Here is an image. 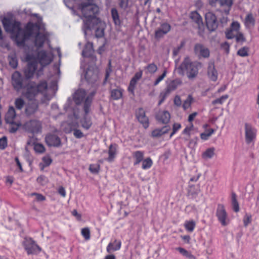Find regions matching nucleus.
Segmentation results:
<instances>
[{"label":"nucleus","instance_id":"37998d69","mask_svg":"<svg viewBox=\"0 0 259 259\" xmlns=\"http://www.w3.org/2000/svg\"><path fill=\"white\" fill-rule=\"evenodd\" d=\"M86 95V93L84 90H78L75 93V100H78L79 101H82L84 99Z\"/></svg>","mask_w":259,"mask_h":259},{"label":"nucleus","instance_id":"774afa93","mask_svg":"<svg viewBox=\"0 0 259 259\" xmlns=\"http://www.w3.org/2000/svg\"><path fill=\"white\" fill-rule=\"evenodd\" d=\"M221 48L224 49L226 52L228 54L229 53V51H230V45L229 44V43L227 41H225V42L224 43H222L221 45Z\"/></svg>","mask_w":259,"mask_h":259},{"label":"nucleus","instance_id":"338daca9","mask_svg":"<svg viewBox=\"0 0 259 259\" xmlns=\"http://www.w3.org/2000/svg\"><path fill=\"white\" fill-rule=\"evenodd\" d=\"M218 21H219V23H220V26L222 27H224V26L225 25H226L227 23L228 18L227 17L223 16L222 18L219 19V20H218Z\"/></svg>","mask_w":259,"mask_h":259},{"label":"nucleus","instance_id":"393cba45","mask_svg":"<svg viewBox=\"0 0 259 259\" xmlns=\"http://www.w3.org/2000/svg\"><path fill=\"white\" fill-rule=\"evenodd\" d=\"M94 52L93 44L91 42H88L82 52V55L84 57L89 58L91 57Z\"/></svg>","mask_w":259,"mask_h":259},{"label":"nucleus","instance_id":"603ef678","mask_svg":"<svg viewBox=\"0 0 259 259\" xmlns=\"http://www.w3.org/2000/svg\"><path fill=\"white\" fill-rule=\"evenodd\" d=\"M30 195L31 196H35V200L37 202L44 201L46 200V198L45 196H44L43 195L39 194V193H35V192L32 193L30 194Z\"/></svg>","mask_w":259,"mask_h":259},{"label":"nucleus","instance_id":"c85d7f7f","mask_svg":"<svg viewBox=\"0 0 259 259\" xmlns=\"http://www.w3.org/2000/svg\"><path fill=\"white\" fill-rule=\"evenodd\" d=\"M170 130V127L169 126H164L162 128L159 129L157 128L153 130L152 132L151 136L153 137L158 138L163 134L167 133Z\"/></svg>","mask_w":259,"mask_h":259},{"label":"nucleus","instance_id":"a19ab883","mask_svg":"<svg viewBox=\"0 0 259 259\" xmlns=\"http://www.w3.org/2000/svg\"><path fill=\"white\" fill-rule=\"evenodd\" d=\"M215 130L213 128H209L206 130L205 132L202 133L200 134V138L203 140H207L209 137L214 133Z\"/></svg>","mask_w":259,"mask_h":259},{"label":"nucleus","instance_id":"4be33fe9","mask_svg":"<svg viewBox=\"0 0 259 259\" xmlns=\"http://www.w3.org/2000/svg\"><path fill=\"white\" fill-rule=\"evenodd\" d=\"M190 18L197 25L199 29L201 28V26H203L202 18L197 11L191 12L190 14Z\"/></svg>","mask_w":259,"mask_h":259},{"label":"nucleus","instance_id":"412c9836","mask_svg":"<svg viewBox=\"0 0 259 259\" xmlns=\"http://www.w3.org/2000/svg\"><path fill=\"white\" fill-rule=\"evenodd\" d=\"M144 152L138 150L134 151L132 153V157L134 160V165H137L140 164L143 160L144 157Z\"/></svg>","mask_w":259,"mask_h":259},{"label":"nucleus","instance_id":"cd10ccee","mask_svg":"<svg viewBox=\"0 0 259 259\" xmlns=\"http://www.w3.org/2000/svg\"><path fill=\"white\" fill-rule=\"evenodd\" d=\"M111 15L113 22L115 26L120 27L121 21L120 19L119 14L116 8H112L111 10Z\"/></svg>","mask_w":259,"mask_h":259},{"label":"nucleus","instance_id":"a211bd4d","mask_svg":"<svg viewBox=\"0 0 259 259\" xmlns=\"http://www.w3.org/2000/svg\"><path fill=\"white\" fill-rule=\"evenodd\" d=\"M170 118V114L167 111H159L156 115V120L162 123H168Z\"/></svg>","mask_w":259,"mask_h":259},{"label":"nucleus","instance_id":"c03bdc74","mask_svg":"<svg viewBox=\"0 0 259 259\" xmlns=\"http://www.w3.org/2000/svg\"><path fill=\"white\" fill-rule=\"evenodd\" d=\"M34 150L36 153H43L46 151L44 146L40 143L34 144Z\"/></svg>","mask_w":259,"mask_h":259},{"label":"nucleus","instance_id":"0eeeda50","mask_svg":"<svg viewBox=\"0 0 259 259\" xmlns=\"http://www.w3.org/2000/svg\"><path fill=\"white\" fill-rule=\"evenodd\" d=\"M22 245L28 255H36L41 251V248L30 237H25L22 242Z\"/></svg>","mask_w":259,"mask_h":259},{"label":"nucleus","instance_id":"bb28decb","mask_svg":"<svg viewBox=\"0 0 259 259\" xmlns=\"http://www.w3.org/2000/svg\"><path fill=\"white\" fill-rule=\"evenodd\" d=\"M70 128L73 132L74 136L77 139H80L84 136L83 133L78 128L79 124L77 122H72L70 124Z\"/></svg>","mask_w":259,"mask_h":259},{"label":"nucleus","instance_id":"79ce46f5","mask_svg":"<svg viewBox=\"0 0 259 259\" xmlns=\"http://www.w3.org/2000/svg\"><path fill=\"white\" fill-rule=\"evenodd\" d=\"M249 49L248 47H243L238 50L237 55L242 57H247L249 56Z\"/></svg>","mask_w":259,"mask_h":259},{"label":"nucleus","instance_id":"69168bd1","mask_svg":"<svg viewBox=\"0 0 259 259\" xmlns=\"http://www.w3.org/2000/svg\"><path fill=\"white\" fill-rule=\"evenodd\" d=\"M128 5V0H119V6L123 9H126Z\"/></svg>","mask_w":259,"mask_h":259},{"label":"nucleus","instance_id":"a18cd8bd","mask_svg":"<svg viewBox=\"0 0 259 259\" xmlns=\"http://www.w3.org/2000/svg\"><path fill=\"white\" fill-rule=\"evenodd\" d=\"M91 102L92 100L90 99L89 97H87L84 101L83 105V110L85 112V115H87L90 111Z\"/></svg>","mask_w":259,"mask_h":259},{"label":"nucleus","instance_id":"5701e85b","mask_svg":"<svg viewBox=\"0 0 259 259\" xmlns=\"http://www.w3.org/2000/svg\"><path fill=\"white\" fill-rule=\"evenodd\" d=\"M118 145L115 144H111L109 147L108 155L109 156L107 159L108 162H112L117 154V152Z\"/></svg>","mask_w":259,"mask_h":259},{"label":"nucleus","instance_id":"9d476101","mask_svg":"<svg viewBox=\"0 0 259 259\" xmlns=\"http://www.w3.org/2000/svg\"><path fill=\"white\" fill-rule=\"evenodd\" d=\"M23 128L29 133H38L41 132V122L36 119L30 120L24 123Z\"/></svg>","mask_w":259,"mask_h":259},{"label":"nucleus","instance_id":"58836bf2","mask_svg":"<svg viewBox=\"0 0 259 259\" xmlns=\"http://www.w3.org/2000/svg\"><path fill=\"white\" fill-rule=\"evenodd\" d=\"M215 149L213 147L208 148L203 153L202 157L204 158H211L214 154Z\"/></svg>","mask_w":259,"mask_h":259},{"label":"nucleus","instance_id":"b1692460","mask_svg":"<svg viewBox=\"0 0 259 259\" xmlns=\"http://www.w3.org/2000/svg\"><path fill=\"white\" fill-rule=\"evenodd\" d=\"M96 27L95 30V36L97 38H102L104 36L105 26L100 20V22H94Z\"/></svg>","mask_w":259,"mask_h":259},{"label":"nucleus","instance_id":"2f4dec72","mask_svg":"<svg viewBox=\"0 0 259 259\" xmlns=\"http://www.w3.org/2000/svg\"><path fill=\"white\" fill-rule=\"evenodd\" d=\"M245 25L246 27L254 26L255 25V19L251 13L248 14L245 19Z\"/></svg>","mask_w":259,"mask_h":259},{"label":"nucleus","instance_id":"dca6fc26","mask_svg":"<svg viewBox=\"0 0 259 259\" xmlns=\"http://www.w3.org/2000/svg\"><path fill=\"white\" fill-rule=\"evenodd\" d=\"M45 141L49 146L59 147L61 145L60 138L55 134H48L45 138Z\"/></svg>","mask_w":259,"mask_h":259},{"label":"nucleus","instance_id":"aec40b11","mask_svg":"<svg viewBox=\"0 0 259 259\" xmlns=\"http://www.w3.org/2000/svg\"><path fill=\"white\" fill-rule=\"evenodd\" d=\"M207 74L211 80L215 81L218 79V72L215 68L213 62L209 63Z\"/></svg>","mask_w":259,"mask_h":259},{"label":"nucleus","instance_id":"f8f14e48","mask_svg":"<svg viewBox=\"0 0 259 259\" xmlns=\"http://www.w3.org/2000/svg\"><path fill=\"white\" fill-rule=\"evenodd\" d=\"M244 126L245 139L246 144H249L251 143H254L256 137V129L248 123H245Z\"/></svg>","mask_w":259,"mask_h":259},{"label":"nucleus","instance_id":"20e7f679","mask_svg":"<svg viewBox=\"0 0 259 259\" xmlns=\"http://www.w3.org/2000/svg\"><path fill=\"white\" fill-rule=\"evenodd\" d=\"M202 67V63L197 61L193 62L189 57H187L179 66V70L189 80H193L197 76L198 70Z\"/></svg>","mask_w":259,"mask_h":259},{"label":"nucleus","instance_id":"5fc2aeb1","mask_svg":"<svg viewBox=\"0 0 259 259\" xmlns=\"http://www.w3.org/2000/svg\"><path fill=\"white\" fill-rule=\"evenodd\" d=\"M243 224L245 227H247L251 222V215L246 213L243 219Z\"/></svg>","mask_w":259,"mask_h":259},{"label":"nucleus","instance_id":"ea45409f","mask_svg":"<svg viewBox=\"0 0 259 259\" xmlns=\"http://www.w3.org/2000/svg\"><path fill=\"white\" fill-rule=\"evenodd\" d=\"M179 252L189 259H196V257L190 251L183 248L179 247Z\"/></svg>","mask_w":259,"mask_h":259},{"label":"nucleus","instance_id":"bf43d9fd","mask_svg":"<svg viewBox=\"0 0 259 259\" xmlns=\"http://www.w3.org/2000/svg\"><path fill=\"white\" fill-rule=\"evenodd\" d=\"M8 145L7 138L6 137L4 136L0 139V149H5Z\"/></svg>","mask_w":259,"mask_h":259},{"label":"nucleus","instance_id":"f257e3e1","mask_svg":"<svg viewBox=\"0 0 259 259\" xmlns=\"http://www.w3.org/2000/svg\"><path fill=\"white\" fill-rule=\"evenodd\" d=\"M2 23L5 31L12 34V39L15 41L19 47L24 46L25 41L33 34L34 27L38 28L36 24L28 22L24 29H22L21 28L20 22L16 21H13L7 18H4Z\"/></svg>","mask_w":259,"mask_h":259},{"label":"nucleus","instance_id":"2eb2a0df","mask_svg":"<svg viewBox=\"0 0 259 259\" xmlns=\"http://www.w3.org/2000/svg\"><path fill=\"white\" fill-rule=\"evenodd\" d=\"M170 29L171 26L168 23L166 22L161 23L159 27L155 30V38L159 39L162 37L170 31Z\"/></svg>","mask_w":259,"mask_h":259},{"label":"nucleus","instance_id":"f3484780","mask_svg":"<svg viewBox=\"0 0 259 259\" xmlns=\"http://www.w3.org/2000/svg\"><path fill=\"white\" fill-rule=\"evenodd\" d=\"M136 116L138 121L142 124L145 128H147L149 125V119L145 115V111L143 108H139L136 112Z\"/></svg>","mask_w":259,"mask_h":259},{"label":"nucleus","instance_id":"052dcab7","mask_svg":"<svg viewBox=\"0 0 259 259\" xmlns=\"http://www.w3.org/2000/svg\"><path fill=\"white\" fill-rule=\"evenodd\" d=\"M236 40L237 42H243L246 41V38L241 32H238L236 35H235Z\"/></svg>","mask_w":259,"mask_h":259},{"label":"nucleus","instance_id":"6ab92c4d","mask_svg":"<svg viewBox=\"0 0 259 259\" xmlns=\"http://www.w3.org/2000/svg\"><path fill=\"white\" fill-rule=\"evenodd\" d=\"M121 241L117 239L114 240L112 242H110L106 247V251L108 253L119 250L121 248Z\"/></svg>","mask_w":259,"mask_h":259},{"label":"nucleus","instance_id":"09e8293b","mask_svg":"<svg viewBox=\"0 0 259 259\" xmlns=\"http://www.w3.org/2000/svg\"><path fill=\"white\" fill-rule=\"evenodd\" d=\"M193 98L191 95H189L186 100L184 102L182 107L184 110H186L190 107Z\"/></svg>","mask_w":259,"mask_h":259},{"label":"nucleus","instance_id":"473e14b6","mask_svg":"<svg viewBox=\"0 0 259 259\" xmlns=\"http://www.w3.org/2000/svg\"><path fill=\"white\" fill-rule=\"evenodd\" d=\"M231 203L234 211L237 212L239 211V205L237 200V196L234 192L231 194Z\"/></svg>","mask_w":259,"mask_h":259},{"label":"nucleus","instance_id":"de8ad7c7","mask_svg":"<svg viewBox=\"0 0 259 259\" xmlns=\"http://www.w3.org/2000/svg\"><path fill=\"white\" fill-rule=\"evenodd\" d=\"M229 97L228 95H223L219 98L216 99L212 101L211 104L213 105L216 104H222L224 101L227 100Z\"/></svg>","mask_w":259,"mask_h":259},{"label":"nucleus","instance_id":"0e129e2a","mask_svg":"<svg viewBox=\"0 0 259 259\" xmlns=\"http://www.w3.org/2000/svg\"><path fill=\"white\" fill-rule=\"evenodd\" d=\"M233 31H238L240 28V24L237 21H233L230 28Z\"/></svg>","mask_w":259,"mask_h":259},{"label":"nucleus","instance_id":"e2e57ef3","mask_svg":"<svg viewBox=\"0 0 259 259\" xmlns=\"http://www.w3.org/2000/svg\"><path fill=\"white\" fill-rule=\"evenodd\" d=\"M226 37L228 39H231L235 37V35L233 33V30L230 28L227 29L225 32Z\"/></svg>","mask_w":259,"mask_h":259},{"label":"nucleus","instance_id":"f03ea898","mask_svg":"<svg viewBox=\"0 0 259 259\" xmlns=\"http://www.w3.org/2000/svg\"><path fill=\"white\" fill-rule=\"evenodd\" d=\"M48 89V83L46 80H41L38 84L34 81H30L26 87V91L23 95L29 100L26 106L25 113L30 115L35 113L38 108V102L34 100L39 93H42Z\"/></svg>","mask_w":259,"mask_h":259},{"label":"nucleus","instance_id":"e433bc0d","mask_svg":"<svg viewBox=\"0 0 259 259\" xmlns=\"http://www.w3.org/2000/svg\"><path fill=\"white\" fill-rule=\"evenodd\" d=\"M25 101L22 98H17L15 99L14 104L17 110H22L25 105Z\"/></svg>","mask_w":259,"mask_h":259},{"label":"nucleus","instance_id":"72a5a7b5","mask_svg":"<svg viewBox=\"0 0 259 259\" xmlns=\"http://www.w3.org/2000/svg\"><path fill=\"white\" fill-rule=\"evenodd\" d=\"M196 226V223L193 220L186 221L184 223L185 229L189 232H192Z\"/></svg>","mask_w":259,"mask_h":259},{"label":"nucleus","instance_id":"6e6d98bb","mask_svg":"<svg viewBox=\"0 0 259 259\" xmlns=\"http://www.w3.org/2000/svg\"><path fill=\"white\" fill-rule=\"evenodd\" d=\"M9 64L13 68H17L18 66L17 59L15 57H11L9 58Z\"/></svg>","mask_w":259,"mask_h":259},{"label":"nucleus","instance_id":"864d4df0","mask_svg":"<svg viewBox=\"0 0 259 259\" xmlns=\"http://www.w3.org/2000/svg\"><path fill=\"white\" fill-rule=\"evenodd\" d=\"M42 162H43V163L41 164L42 165V168H44L45 167L48 166L49 165H50L51 164V163L52 162V159L49 156H44L42 158Z\"/></svg>","mask_w":259,"mask_h":259},{"label":"nucleus","instance_id":"39448f33","mask_svg":"<svg viewBox=\"0 0 259 259\" xmlns=\"http://www.w3.org/2000/svg\"><path fill=\"white\" fill-rule=\"evenodd\" d=\"M5 121L9 124V132L11 133H15L21 126V122L17 119L15 109L13 106L9 107L5 115Z\"/></svg>","mask_w":259,"mask_h":259},{"label":"nucleus","instance_id":"423d86ee","mask_svg":"<svg viewBox=\"0 0 259 259\" xmlns=\"http://www.w3.org/2000/svg\"><path fill=\"white\" fill-rule=\"evenodd\" d=\"M25 60L27 62L26 67L24 70V74L27 79L31 78L36 71L38 67L37 58L33 54H27Z\"/></svg>","mask_w":259,"mask_h":259},{"label":"nucleus","instance_id":"c9c22d12","mask_svg":"<svg viewBox=\"0 0 259 259\" xmlns=\"http://www.w3.org/2000/svg\"><path fill=\"white\" fill-rule=\"evenodd\" d=\"M178 86V81L177 80H174L171 81L169 84L167 85L166 89L165 90H166L169 94L176 90Z\"/></svg>","mask_w":259,"mask_h":259},{"label":"nucleus","instance_id":"3c124183","mask_svg":"<svg viewBox=\"0 0 259 259\" xmlns=\"http://www.w3.org/2000/svg\"><path fill=\"white\" fill-rule=\"evenodd\" d=\"M169 94V93L166 90H165L160 93L159 96L160 99L158 102V105H160L164 102Z\"/></svg>","mask_w":259,"mask_h":259},{"label":"nucleus","instance_id":"6e6552de","mask_svg":"<svg viewBox=\"0 0 259 259\" xmlns=\"http://www.w3.org/2000/svg\"><path fill=\"white\" fill-rule=\"evenodd\" d=\"M206 27L210 32L215 31L219 27V21L215 15L212 12H208L205 15Z\"/></svg>","mask_w":259,"mask_h":259},{"label":"nucleus","instance_id":"8fccbe9b","mask_svg":"<svg viewBox=\"0 0 259 259\" xmlns=\"http://www.w3.org/2000/svg\"><path fill=\"white\" fill-rule=\"evenodd\" d=\"M137 81L135 79H131L128 87V91L134 96V90L135 89Z\"/></svg>","mask_w":259,"mask_h":259},{"label":"nucleus","instance_id":"4c0bfd02","mask_svg":"<svg viewBox=\"0 0 259 259\" xmlns=\"http://www.w3.org/2000/svg\"><path fill=\"white\" fill-rule=\"evenodd\" d=\"M146 70V73L153 74L155 73L157 70V67L154 63H150L145 67Z\"/></svg>","mask_w":259,"mask_h":259},{"label":"nucleus","instance_id":"f704fd0d","mask_svg":"<svg viewBox=\"0 0 259 259\" xmlns=\"http://www.w3.org/2000/svg\"><path fill=\"white\" fill-rule=\"evenodd\" d=\"M142 162V168L143 169H148L151 167L153 165V161L150 157H147L143 159Z\"/></svg>","mask_w":259,"mask_h":259},{"label":"nucleus","instance_id":"c756f323","mask_svg":"<svg viewBox=\"0 0 259 259\" xmlns=\"http://www.w3.org/2000/svg\"><path fill=\"white\" fill-rule=\"evenodd\" d=\"M80 123L81 127L86 130L90 129L93 124L91 118L88 117L87 115L80 120Z\"/></svg>","mask_w":259,"mask_h":259},{"label":"nucleus","instance_id":"13d9d810","mask_svg":"<svg viewBox=\"0 0 259 259\" xmlns=\"http://www.w3.org/2000/svg\"><path fill=\"white\" fill-rule=\"evenodd\" d=\"M100 169V165L99 164H91L90 165L89 169L92 173H98Z\"/></svg>","mask_w":259,"mask_h":259},{"label":"nucleus","instance_id":"9b49d317","mask_svg":"<svg viewBox=\"0 0 259 259\" xmlns=\"http://www.w3.org/2000/svg\"><path fill=\"white\" fill-rule=\"evenodd\" d=\"M216 216L222 226H226L228 225L229 223V219L224 205L222 204L218 205Z\"/></svg>","mask_w":259,"mask_h":259},{"label":"nucleus","instance_id":"680f3d73","mask_svg":"<svg viewBox=\"0 0 259 259\" xmlns=\"http://www.w3.org/2000/svg\"><path fill=\"white\" fill-rule=\"evenodd\" d=\"M167 73V71L166 70H164L162 74L159 76L155 80L154 82V85H157L161 81H162L164 78L166 76Z\"/></svg>","mask_w":259,"mask_h":259},{"label":"nucleus","instance_id":"49530a36","mask_svg":"<svg viewBox=\"0 0 259 259\" xmlns=\"http://www.w3.org/2000/svg\"><path fill=\"white\" fill-rule=\"evenodd\" d=\"M81 234L86 240H89L91 238V232L88 227L82 228L81 231Z\"/></svg>","mask_w":259,"mask_h":259},{"label":"nucleus","instance_id":"4468645a","mask_svg":"<svg viewBox=\"0 0 259 259\" xmlns=\"http://www.w3.org/2000/svg\"><path fill=\"white\" fill-rule=\"evenodd\" d=\"M35 57L37 58L38 63H39L42 66L49 65L53 60L52 58L45 50L38 52L37 57Z\"/></svg>","mask_w":259,"mask_h":259},{"label":"nucleus","instance_id":"7ed1b4c3","mask_svg":"<svg viewBox=\"0 0 259 259\" xmlns=\"http://www.w3.org/2000/svg\"><path fill=\"white\" fill-rule=\"evenodd\" d=\"M79 9L80 10L83 20V29L85 34L87 31L91 29L92 22H100V19L96 17L99 12V7L90 3H82L79 5Z\"/></svg>","mask_w":259,"mask_h":259},{"label":"nucleus","instance_id":"7c9ffc66","mask_svg":"<svg viewBox=\"0 0 259 259\" xmlns=\"http://www.w3.org/2000/svg\"><path fill=\"white\" fill-rule=\"evenodd\" d=\"M111 98L113 100H118L122 97L123 90L121 89H113L110 92Z\"/></svg>","mask_w":259,"mask_h":259},{"label":"nucleus","instance_id":"a878e982","mask_svg":"<svg viewBox=\"0 0 259 259\" xmlns=\"http://www.w3.org/2000/svg\"><path fill=\"white\" fill-rule=\"evenodd\" d=\"M46 40V35L44 34L41 33L38 31L35 38V46L38 48H41L44 46Z\"/></svg>","mask_w":259,"mask_h":259},{"label":"nucleus","instance_id":"ddd939ff","mask_svg":"<svg viewBox=\"0 0 259 259\" xmlns=\"http://www.w3.org/2000/svg\"><path fill=\"white\" fill-rule=\"evenodd\" d=\"M194 52L199 59L208 58L210 56L209 50L202 44H196L194 46Z\"/></svg>","mask_w":259,"mask_h":259},{"label":"nucleus","instance_id":"1a4fd4ad","mask_svg":"<svg viewBox=\"0 0 259 259\" xmlns=\"http://www.w3.org/2000/svg\"><path fill=\"white\" fill-rule=\"evenodd\" d=\"M23 81L24 78L19 72L16 71L13 73L11 82L14 89L17 92L23 89L25 90L24 92L26 91V87L29 83L24 87Z\"/></svg>","mask_w":259,"mask_h":259},{"label":"nucleus","instance_id":"4d7b16f0","mask_svg":"<svg viewBox=\"0 0 259 259\" xmlns=\"http://www.w3.org/2000/svg\"><path fill=\"white\" fill-rule=\"evenodd\" d=\"M219 3L221 6H227L231 8L233 4V0H219Z\"/></svg>","mask_w":259,"mask_h":259}]
</instances>
